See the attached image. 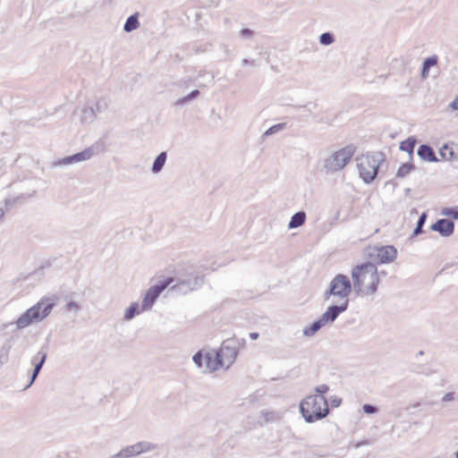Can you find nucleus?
<instances>
[{
	"label": "nucleus",
	"mask_w": 458,
	"mask_h": 458,
	"mask_svg": "<svg viewBox=\"0 0 458 458\" xmlns=\"http://www.w3.org/2000/svg\"><path fill=\"white\" fill-rule=\"evenodd\" d=\"M353 289L358 295L372 296L377 291L379 276L376 265L365 262L352 269Z\"/></svg>",
	"instance_id": "f257e3e1"
},
{
	"label": "nucleus",
	"mask_w": 458,
	"mask_h": 458,
	"mask_svg": "<svg viewBox=\"0 0 458 458\" xmlns=\"http://www.w3.org/2000/svg\"><path fill=\"white\" fill-rule=\"evenodd\" d=\"M57 301L55 294L43 296L35 305L25 310L14 322L4 325V328L15 325L16 329H23L44 320L51 313Z\"/></svg>",
	"instance_id": "f03ea898"
},
{
	"label": "nucleus",
	"mask_w": 458,
	"mask_h": 458,
	"mask_svg": "<svg viewBox=\"0 0 458 458\" xmlns=\"http://www.w3.org/2000/svg\"><path fill=\"white\" fill-rule=\"evenodd\" d=\"M353 284H352L349 277L344 274L336 275L330 282L328 289L324 293L325 300L334 297L335 304L327 308H336L338 314L341 315L347 310L349 307V296L352 293Z\"/></svg>",
	"instance_id": "7ed1b4c3"
},
{
	"label": "nucleus",
	"mask_w": 458,
	"mask_h": 458,
	"mask_svg": "<svg viewBox=\"0 0 458 458\" xmlns=\"http://www.w3.org/2000/svg\"><path fill=\"white\" fill-rule=\"evenodd\" d=\"M300 411L308 423L320 420L329 413L327 400L325 396L309 395L301 402Z\"/></svg>",
	"instance_id": "20e7f679"
},
{
	"label": "nucleus",
	"mask_w": 458,
	"mask_h": 458,
	"mask_svg": "<svg viewBox=\"0 0 458 458\" xmlns=\"http://www.w3.org/2000/svg\"><path fill=\"white\" fill-rule=\"evenodd\" d=\"M383 162H385V155L382 152L368 153L357 158L359 174L365 183L374 181Z\"/></svg>",
	"instance_id": "39448f33"
},
{
	"label": "nucleus",
	"mask_w": 458,
	"mask_h": 458,
	"mask_svg": "<svg viewBox=\"0 0 458 458\" xmlns=\"http://www.w3.org/2000/svg\"><path fill=\"white\" fill-rule=\"evenodd\" d=\"M355 149L356 148L353 145H348L334 152L330 157L324 160V169L327 172H337L344 169L352 158Z\"/></svg>",
	"instance_id": "423d86ee"
},
{
	"label": "nucleus",
	"mask_w": 458,
	"mask_h": 458,
	"mask_svg": "<svg viewBox=\"0 0 458 458\" xmlns=\"http://www.w3.org/2000/svg\"><path fill=\"white\" fill-rule=\"evenodd\" d=\"M245 339L237 337L228 338L222 343L217 352L225 369H229L234 362L240 349L245 345Z\"/></svg>",
	"instance_id": "0eeeda50"
},
{
	"label": "nucleus",
	"mask_w": 458,
	"mask_h": 458,
	"mask_svg": "<svg viewBox=\"0 0 458 458\" xmlns=\"http://www.w3.org/2000/svg\"><path fill=\"white\" fill-rule=\"evenodd\" d=\"M339 316L336 308H327L318 319L302 329L303 335L307 337L314 336L322 327L328 324H333Z\"/></svg>",
	"instance_id": "6e6552de"
},
{
	"label": "nucleus",
	"mask_w": 458,
	"mask_h": 458,
	"mask_svg": "<svg viewBox=\"0 0 458 458\" xmlns=\"http://www.w3.org/2000/svg\"><path fill=\"white\" fill-rule=\"evenodd\" d=\"M204 283V277L197 274H188L179 277L176 284L172 285L169 291L177 294H187L190 292L199 289Z\"/></svg>",
	"instance_id": "1a4fd4ad"
},
{
	"label": "nucleus",
	"mask_w": 458,
	"mask_h": 458,
	"mask_svg": "<svg viewBox=\"0 0 458 458\" xmlns=\"http://www.w3.org/2000/svg\"><path fill=\"white\" fill-rule=\"evenodd\" d=\"M174 282V278L168 277L164 281H160L155 285L150 286L142 300L140 308L141 311L150 310L155 304L156 301L159 297L162 292H164L169 285Z\"/></svg>",
	"instance_id": "9d476101"
},
{
	"label": "nucleus",
	"mask_w": 458,
	"mask_h": 458,
	"mask_svg": "<svg viewBox=\"0 0 458 458\" xmlns=\"http://www.w3.org/2000/svg\"><path fill=\"white\" fill-rule=\"evenodd\" d=\"M102 150V143L101 142H96L95 144L91 145L90 147L83 149L81 152H78L76 154H73L69 157H65L62 159H60L56 165H72L75 163H80L83 161H87L90 159L94 155L98 154Z\"/></svg>",
	"instance_id": "9b49d317"
},
{
	"label": "nucleus",
	"mask_w": 458,
	"mask_h": 458,
	"mask_svg": "<svg viewBox=\"0 0 458 458\" xmlns=\"http://www.w3.org/2000/svg\"><path fill=\"white\" fill-rule=\"evenodd\" d=\"M155 448V445L147 441H141L123 448L120 452L113 454L110 458H130L142 453L152 451Z\"/></svg>",
	"instance_id": "f8f14e48"
},
{
	"label": "nucleus",
	"mask_w": 458,
	"mask_h": 458,
	"mask_svg": "<svg viewBox=\"0 0 458 458\" xmlns=\"http://www.w3.org/2000/svg\"><path fill=\"white\" fill-rule=\"evenodd\" d=\"M47 346H43L41 347L38 352L33 355L30 359V364L34 367L33 368V370H32V373H31V376H30V382L28 384V386L25 387L28 388L30 387L34 382L35 380L37 379L43 365L45 364L46 360H47Z\"/></svg>",
	"instance_id": "ddd939ff"
},
{
	"label": "nucleus",
	"mask_w": 458,
	"mask_h": 458,
	"mask_svg": "<svg viewBox=\"0 0 458 458\" xmlns=\"http://www.w3.org/2000/svg\"><path fill=\"white\" fill-rule=\"evenodd\" d=\"M430 228L432 231L437 232L443 237H449L454 232V223L449 219L441 218L437 220Z\"/></svg>",
	"instance_id": "4468645a"
},
{
	"label": "nucleus",
	"mask_w": 458,
	"mask_h": 458,
	"mask_svg": "<svg viewBox=\"0 0 458 458\" xmlns=\"http://www.w3.org/2000/svg\"><path fill=\"white\" fill-rule=\"evenodd\" d=\"M206 369L209 372L215 371L220 368H225L217 350H211L205 353Z\"/></svg>",
	"instance_id": "2eb2a0df"
},
{
	"label": "nucleus",
	"mask_w": 458,
	"mask_h": 458,
	"mask_svg": "<svg viewBox=\"0 0 458 458\" xmlns=\"http://www.w3.org/2000/svg\"><path fill=\"white\" fill-rule=\"evenodd\" d=\"M396 257L397 250L394 246H382L377 250V259L381 264L392 262Z\"/></svg>",
	"instance_id": "dca6fc26"
},
{
	"label": "nucleus",
	"mask_w": 458,
	"mask_h": 458,
	"mask_svg": "<svg viewBox=\"0 0 458 458\" xmlns=\"http://www.w3.org/2000/svg\"><path fill=\"white\" fill-rule=\"evenodd\" d=\"M417 154L423 160H426L428 162H437L438 161V158L436 157V154H435L433 148L427 144L420 145L417 150Z\"/></svg>",
	"instance_id": "f3484780"
},
{
	"label": "nucleus",
	"mask_w": 458,
	"mask_h": 458,
	"mask_svg": "<svg viewBox=\"0 0 458 458\" xmlns=\"http://www.w3.org/2000/svg\"><path fill=\"white\" fill-rule=\"evenodd\" d=\"M438 62V56L437 55H433L423 61L420 77L422 79H427L429 75V70L431 67L436 66Z\"/></svg>",
	"instance_id": "a211bd4d"
},
{
	"label": "nucleus",
	"mask_w": 458,
	"mask_h": 458,
	"mask_svg": "<svg viewBox=\"0 0 458 458\" xmlns=\"http://www.w3.org/2000/svg\"><path fill=\"white\" fill-rule=\"evenodd\" d=\"M260 418L263 420L259 421V423L262 426L268 422H275L281 419V415L278 411H271V410H262L259 412Z\"/></svg>",
	"instance_id": "6ab92c4d"
},
{
	"label": "nucleus",
	"mask_w": 458,
	"mask_h": 458,
	"mask_svg": "<svg viewBox=\"0 0 458 458\" xmlns=\"http://www.w3.org/2000/svg\"><path fill=\"white\" fill-rule=\"evenodd\" d=\"M166 159L167 154L165 151L159 153L152 164L151 172L155 174L160 173L165 165Z\"/></svg>",
	"instance_id": "aec40b11"
},
{
	"label": "nucleus",
	"mask_w": 458,
	"mask_h": 458,
	"mask_svg": "<svg viewBox=\"0 0 458 458\" xmlns=\"http://www.w3.org/2000/svg\"><path fill=\"white\" fill-rule=\"evenodd\" d=\"M306 220V214L304 211H298L293 215L288 224L289 229H294L301 226Z\"/></svg>",
	"instance_id": "412c9836"
},
{
	"label": "nucleus",
	"mask_w": 458,
	"mask_h": 458,
	"mask_svg": "<svg viewBox=\"0 0 458 458\" xmlns=\"http://www.w3.org/2000/svg\"><path fill=\"white\" fill-rule=\"evenodd\" d=\"M139 15V13H135L127 18L123 25L125 32H131L140 27Z\"/></svg>",
	"instance_id": "4be33fe9"
},
{
	"label": "nucleus",
	"mask_w": 458,
	"mask_h": 458,
	"mask_svg": "<svg viewBox=\"0 0 458 458\" xmlns=\"http://www.w3.org/2000/svg\"><path fill=\"white\" fill-rule=\"evenodd\" d=\"M96 114H95V107L94 106H85L82 110V114H81V121L83 123H89L91 122H93L96 118Z\"/></svg>",
	"instance_id": "5701e85b"
},
{
	"label": "nucleus",
	"mask_w": 458,
	"mask_h": 458,
	"mask_svg": "<svg viewBox=\"0 0 458 458\" xmlns=\"http://www.w3.org/2000/svg\"><path fill=\"white\" fill-rule=\"evenodd\" d=\"M140 305L138 302H132L131 305L124 310L123 318L126 321L131 320L137 314L140 313Z\"/></svg>",
	"instance_id": "b1692460"
},
{
	"label": "nucleus",
	"mask_w": 458,
	"mask_h": 458,
	"mask_svg": "<svg viewBox=\"0 0 458 458\" xmlns=\"http://www.w3.org/2000/svg\"><path fill=\"white\" fill-rule=\"evenodd\" d=\"M416 140L414 138H408L400 144V150L407 152L411 156L413 154L414 148L416 145Z\"/></svg>",
	"instance_id": "393cba45"
},
{
	"label": "nucleus",
	"mask_w": 458,
	"mask_h": 458,
	"mask_svg": "<svg viewBox=\"0 0 458 458\" xmlns=\"http://www.w3.org/2000/svg\"><path fill=\"white\" fill-rule=\"evenodd\" d=\"M414 165L411 162L403 163L397 170L396 177L403 178L405 177L411 171L414 169Z\"/></svg>",
	"instance_id": "a878e982"
},
{
	"label": "nucleus",
	"mask_w": 458,
	"mask_h": 458,
	"mask_svg": "<svg viewBox=\"0 0 458 458\" xmlns=\"http://www.w3.org/2000/svg\"><path fill=\"white\" fill-rule=\"evenodd\" d=\"M199 95V90L194 89L191 93H189L187 96L178 98L175 102V105L184 106L191 99L198 98Z\"/></svg>",
	"instance_id": "bb28decb"
},
{
	"label": "nucleus",
	"mask_w": 458,
	"mask_h": 458,
	"mask_svg": "<svg viewBox=\"0 0 458 458\" xmlns=\"http://www.w3.org/2000/svg\"><path fill=\"white\" fill-rule=\"evenodd\" d=\"M442 216L452 217L453 219H458V205L452 208H444L440 213Z\"/></svg>",
	"instance_id": "cd10ccee"
},
{
	"label": "nucleus",
	"mask_w": 458,
	"mask_h": 458,
	"mask_svg": "<svg viewBox=\"0 0 458 458\" xmlns=\"http://www.w3.org/2000/svg\"><path fill=\"white\" fill-rule=\"evenodd\" d=\"M426 220H427V214L425 212H423L418 221H417V225H416V227L414 228L413 230V235H419L422 233L423 231V225L424 224L426 223Z\"/></svg>",
	"instance_id": "c85d7f7f"
},
{
	"label": "nucleus",
	"mask_w": 458,
	"mask_h": 458,
	"mask_svg": "<svg viewBox=\"0 0 458 458\" xmlns=\"http://www.w3.org/2000/svg\"><path fill=\"white\" fill-rule=\"evenodd\" d=\"M335 41V37L331 32H324L319 36V43L322 46H329Z\"/></svg>",
	"instance_id": "c756f323"
},
{
	"label": "nucleus",
	"mask_w": 458,
	"mask_h": 458,
	"mask_svg": "<svg viewBox=\"0 0 458 458\" xmlns=\"http://www.w3.org/2000/svg\"><path fill=\"white\" fill-rule=\"evenodd\" d=\"M439 154L445 160H451L454 157V150L445 144L440 149Z\"/></svg>",
	"instance_id": "7c9ffc66"
},
{
	"label": "nucleus",
	"mask_w": 458,
	"mask_h": 458,
	"mask_svg": "<svg viewBox=\"0 0 458 458\" xmlns=\"http://www.w3.org/2000/svg\"><path fill=\"white\" fill-rule=\"evenodd\" d=\"M90 106L95 107V114H97L98 113H102L107 109V103L105 99H99Z\"/></svg>",
	"instance_id": "2f4dec72"
},
{
	"label": "nucleus",
	"mask_w": 458,
	"mask_h": 458,
	"mask_svg": "<svg viewBox=\"0 0 458 458\" xmlns=\"http://www.w3.org/2000/svg\"><path fill=\"white\" fill-rule=\"evenodd\" d=\"M285 128V123H277V124H275L273 126H271L270 128H268L264 135L265 136H270V135H273L282 130H284Z\"/></svg>",
	"instance_id": "473e14b6"
},
{
	"label": "nucleus",
	"mask_w": 458,
	"mask_h": 458,
	"mask_svg": "<svg viewBox=\"0 0 458 458\" xmlns=\"http://www.w3.org/2000/svg\"><path fill=\"white\" fill-rule=\"evenodd\" d=\"M192 360L198 368H202L203 360H205V354H203L202 352L199 351L193 355Z\"/></svg>",
	"instance_id": "72a5a7b5"
},
{
	"label": "nucleus",
	"mask_w": 458,
	"mask_h": 458,
	"mask_svg": "<svg viewBox=\"0 0 458 458\" xmlns=\"http://www.w3.org/2000/svg\"><path fill=\"white\" fill-rule=\"evenodd\" d=\"M64 308L66 311H72L74 313H78L81 310V305L73 301H68Z\"/></svg>",
	"instance_id": "f704fd0d"
},
{
	"label": "nucleus",
	"mask_w": 458,
	"mask_h": 458,
	"mask_svg": "<svg viewBox=\"0 0 458 458\" xmlns=\"http://www.w3.org/2000/svg\"><path fill=\"white\" fill-rule=\"evenodd\" d=\"M254 36V31L248 28H243L239 31V37L243 39H251Z\"/></svg>",
	"instance_id": "c9c22d12"
},
{
	"label": "nucleus",
	"mask_w": 458,
	"mask_h": 458,
	"mask_svg": "<svg viewBox=\"0 0 458 458\" xmlns=\"http://www.w3.org/2000/svg\"><path fill=\"white\" fill-rule=\"evenodd\" d=\"M329 390V386L326 384L319 385L315 387L314 391L316 393L315 395H320L324 396V394H326Z\"/></svg>",
	"instance_id": "e433bc0d"
},
{
	"label": "nucleus",
	"mask_w": 458,
	"mask_h": 458,
	"mask_svg": "<svg viewBox=\"0 0 458 458\" xmlns=\"http://www.w3.org/2000/svg\"><path fill=\"white\" fill-rule=\"evenodd\" d=\"M362 410L367 414H374L377 411V407L369 403H366L362 406Z\"/></svg>",
	"instance_id": "4c0bfd02"
},
{
	"label": "nucleus",
	"mask_w": 458,
	"mask_h": 458,
	"mask_svg": "<svg viewBox=\"0 0 458 458\" xmlns=\"http://www.w3.org/2000/svg\"><path fill=\"white\" fill-rule=\"evenodd\" d=\"M8 360V351L3 352L0 351V368Z\"/></svg>",
	"instance_id": "58836bf2"
},
{
	"label": "nucleus",
	"mask_w": 458,
	"mask_h": 458,
	"mask_svg": "<svg viewBox=\"0 0 458 458\" xmlns=\"http://www.w3.org/2000/svg\"><path fill=\"white\" fill-rule=\"evenodd\" d=\"M454 393L449 392V393H446L442 397V402H444V403L452 402V401H454Z\"/></svg>",
	"instance_id": "ea45409f"
},
{
	"label": "nucleus",
	"mask_w": 458,
	"mask_h": 458,
	"mask_svg": "<svg viewBox=\"0 0 458 458\" xmlns=\"http://www.w3.org/2000/svg\"><path fill=\"white\" fill-rule=\"evenodd\" d=\"M242 64L243 66L249 65V64L252 65V66H256V63H255L254 60H249V59H246V58L242 59Z\"/></svg>",
	"instance_id": "a19ab883"
},
{
	"label": "nucleus",
	"mask_w": 458,
	"mask_h": 458,
	"mask_svg": "<svg viewBox=\"0 0 458 458\" xmlns=\"http://www.w3.org/2000/svg\"><path fill=\"white\" fill-rule=\"evenodd\" d=\"M449 106L454 110H458V98H456L454 100L451 102Z\"/></svg>",
	"instance_id": "79ce46f5"
},
{
	"label": "nucleus",
	"mask_w": 458,
	"mask_h": 458,
	"mask_svg": "<svg viewBox=\"0 0 458 458\" xmlns=\"http://www.w3.org/2000/svg\"><path fill=\"white\" fill-rule=\"evenodd\" d=\"M259 333H256V332L250 333V338L251 340H257L259 338Z\"/></svg>",
	"instance_id": "37998d69"
},
{
	"label": "nucleus",
	"mask_w": 458,
	"mask_h": 458,
	"mask_svg": "<svg viewBox=\"0 0 458 458\" xmlns=\"http://www.w3.org/2000/svg\"><path fill=\"white\" fill-rule=\"evenodd\" d=\"M341 403H342L341 399H334L332 401L333 405L335 406V407L339 406L341 404Z\"/></svg>",
	"instance_id": "c03bdc74"
},
{
	"label": "nucleus",
	"mask_w": 458,
	"mask_h": 458,
	"mask_svg": "<svg viewBox=\"0 0 458 458\" xmlns=\"http://www.w3.org/2000/svg\"><path fill=\"white\" fill-rule=\"evenodd\" d=\"M4 214H5V211L4 210V208H0V222L3 220Z\"/></svg>",
	"instance_id": "a18cd8bd"
},
{
	"label": "nucleus",
	"mask_w": 458,
	"mask_h": 458,
	"mask_svg": "<svg viewBox=\"0 0 458 458\" xmlns=\"http://www.w3.org/2000/svg\"><path fill=\"white\" fill-rule=\"evenodd\" d=\"M4 203H5V206H9L10 203H11V200L10 199H5Z\"/></svg>",
	"instance_id": "49530a36"
},
{
	"label": "nucleus",
	"mask_w": 458,
	"mask_h": 458,
	"mask_svg": "<svg viewBox=\"0 0 458 458\" xmlns=\"http://www.w3.org/2000/svg\"><path fill=\"white\" fill-rule=\"evenodd\" d=\"M364 444H365V442H363V443H358V444L356 445V447H360L361 445H364Z\"/></svg>",
	"instance_id": "de8ad7c7"
},
{
	"label": "nucleus",
	"mask_w": 458,
	"mask_h": 458,
	"mask_svg": "<svg viewBox=\"0 0 458 458\" xmlns=\"http://www.w3.org/2000/svg\"><path fill=\"white\" fill-rule=\"evenodd\" d=\"M225 52L228 53L229 52V48L227 47H225Z\"/></svg>",
	"instance_id": "09e8293b"
},
{
	"label": "nucleus",
	"mask_w": 458,
	"mask_h": 458,
	"mask_svg": "<svg viewBox=\"0 0 458 458\" xmlns=\"http://www.w3.org/2000/svg\"><path fill=\"white\" fill-rule=\"evenodd\" d=\"M455 458H458V451L455 453Z\"/></svg>",
	"instance_id": "8fccbe9b"
}]
</instances>
